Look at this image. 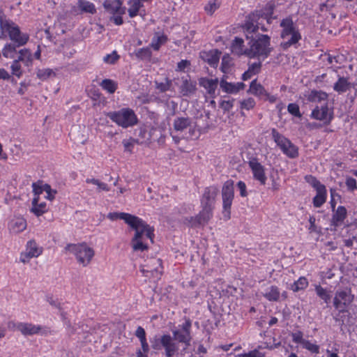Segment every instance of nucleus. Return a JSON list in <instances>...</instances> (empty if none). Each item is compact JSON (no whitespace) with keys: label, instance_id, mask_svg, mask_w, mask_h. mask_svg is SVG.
<instances>
[{"label":"nucleus","instance_id":"obj_1","mask_svg":"<svg viewBox=\"0 0 357 357\" xmlns=\"http://www.w3.org/2000/svg\"><path fill=\"white\" fill-rule=\"evenodd\" d=\"M218 192V189L215 186L205 188L201 200L202 210L195 217L185 218L183 223L191 227H199L207 224L213 215L212 211Z\"/></svg>","mask_w":357,"mask_h":357},{"label":"nucleus","instance_id":"obj_2","mask_svg":"<svg viewBox=\"0 0 357 357\" xmlns=\"http://www.w3.org/2000/svg\"><path fill=\"white\" fill-rule=\"evenodd\" d=\"M314 119L328 124L333 119V108L328 106V94L326 92L314 91Z\"/></svg>","mask_w":357,"mask_h":357},{"label":"nucleus","instance_id":"obj_3","mask_svg":"<svg viewBox=\"0 0 357 357\" xmlns=\"http://www.w3.org/2000/svg\"><path fill=\"white\" fill-rule=\"evenodd\" d=\"M0 29L2 35L8 36L12 41L17 44V46L25 45L29 40V36L22 33L20 27L1 12Z\"/></svg>","mask_w":357,"mask_h":357},{"label":"nucleus","instance_id":"obj_4","mask_svg":"<svg viewBox=\"0 0 357 357\" xmlns=\"http://www.w3.org/2000/svg\"><path fill=\"white\" fill-rule=\"evenodd\" d=\"M248 45V47L245 49V55L250 58H266L271 52L270 37L267 35H260L257 39L251 38Z\"/></svg>","mask_w":357,"mask_h":357},{"label":"nucleus","instance_id":"obj_5","mask_svg":"<svg viewBox=\"0 0 357 357\" xmlns=\"http://www.w3.org/2000/svg\"><path fill=\"white\" fill-rule=\"evenodd\" d=\"M106 116L118 126L127 128L137 123L138 119L135 112L130 108H123L119 111L109 112Z\"/></svg>","mask_w":357,"mask_h":357},{"label":"nucleus","instance_id":"obj_6","mask_svg":"<svg viewBox=\"0 0 357 357\" xmlns=\"http://www.w3.org/2000/svg\"><path fill=\"white\" fill-rule=\"evenodd\" d=\"M66 250L73 254L77 262L85 267L88 266L94 256V250L86 245V243L68 244Z\"/></svg>","mask_w":357,"mask_h":357},{"label":"nucleus","instance_id":"obj_7","mask_svg":"<svg viewBox=\"0 0 357 357\" xmlns=\"http://www.w3.org/2000/svg\"><path fill=\"white\" fill-rule=\"evenodd\" d=\"M280 26L282 27L281 37L284 40L282 44L284 49H287L291 45L296 43L301 38L299 33L295 29L294 22L291 18L282 20Z\"/></svg>","mask_w":357,"mask_h":357},{"label":"nucleus","instance_id":"obj_8","mask_svg":"<svg viewBox=\"0 0 357 357\" xmlns=\"http://www.w3.org/2000/svg\"><path fill=\"white\" fill-rule=\"evenodd\" d=\"M354 296L350 288L336 291L333 301L335 309L340 313L347 312L354 300Z\"/></svg>","mask_w":357,"mask_h":357},{"label":"nucleus","instance_id":"obj_9","mask_svg":"<svg viewBox=\"0 0 357 357\" xmlns=\"http://www.w3.org/2000/svg\"><path fill=\"white\" fill-rule=\"evenodd\" d=\"M132 223L128 224L132 229L135 231V235L132 239H149L153 242L154 236L153 228L147 225L141 218L135 216L132 218Z\"/></svg>","mask_w":357,"mask_h":357},{"label":"nucleus","instance_id":"obj_10","mask_svg":"<svg viewBox=\"0 0 357 357\" xmlns=\"http://www.w3.org/2000/svg\"><path fill=\"white\" fill-rule=\"evenodd\" d=\"M140 271L146 278H159L162 273V261L156 257L146 259L141 265Z\"/></svg>","mask_w":357,"mask_h":357},{"label":"nucleus","instance_id":"obj_11","mask_svg":"<svg viewBox=\"0 0 357 357\" xmlns=\"http://www.w3.org/2000/svg\"><path fill=\"white\" fill-rule=\"evenodd\" d=\"M222 197L223 202V216L226 219L230 218L231 206L234 199V182L231 180L227 181L222 189Z\"/></svg>","mask_w":357,"mask_h":357},{"label":"nucleus","instance_id":"obj_12","mask_svg":"<svg viewBox=\"0 0 357 357\" xmlns=\"http://www.w3.org/2000/svg\"><path fill=\"white\" fill-rule=\"evenodd\" d=\"M191 321L186 319L185 323L179 326V328L172 331L174 340L178 342L185 344V347H188L190 345L192 336L190 333L191 328Z\"/></svg>","mask_w":357,"mask_h":357},{"label":"nucleus","instance_id":"obj_13","mask_svg":"<svg viewBox=\"0 0 357 357\" xmlns=\"http://www.w3.org/2000/svg\"><path fill=\"white\" fill-rule=\"evenodd\" d=\"M272 133L275 142L284 154L292 158L298 155L297 148L289 139L281 135L275 129L273 130Z\"/></svg>","mask_w":357,"mask_h":357},{"label":"nucleus","instance_id":"obj_14","mask_svg":"<svg viewBox=\"0 0 357 357\" xmlns=\"http://www.w3.org/2000/svg\"><path fill=\"white\" fill-rule=\"evenodd\" d=\"M42 252L43 248L39 247L35 241L31 240L27 242L26 250L21 253L20 261L25 264L31 258L38 257Z\"/></svg>","mask_w":357,"mask_h":357},{"label":"nucleus","instance_id":"obj_15","mask_svg":"<svg viewBox=\"0 0 357 357\" xmlns=\"http://www.w3.org/2000/svg\"><path fill=\"white\" fill-rule=\"evenodd\" d=\"M9 327H13L25 336L38 334L42 330V327L39 325L24 322H10Z\"/></svg>","mask_w":357,"mask_h":357},{"label":"nucleus","instance_id":"obj_16","mask_svg":"<svg viewBox=\"0 0 357 357\" xmlns=\"http://www.w3.org/2000/svg\"><path fill=\"white\" fill-rule=\"evenodd\" d=\"M160 343L165 349V354L167 357H172L178 350L177 344L174 342V337L170 335H163L160 337Z\"/></svg>","mask_w":357,"mask_h":357},{"label":"nucleus","instance_id":"obj_17","mask_svg":"<svg viewBox=\"0 0 357 357\" xmlns=\"http://www.w3.org/2000/svg\"><path fill=\"white\" fill-rule=\"evenodd\" d=\"M249 166L252 169L254 178L259 181L261 185H265L266 176L264 167L255 158H252L249 161Z\"/></svg>","mask_w":357,"mask_h":357},{"label":"nucleus","instance_id":"obj_18","mask_svg":"<svg viewBox=\"0 0 357 357\" xmlns=\"http://www.w3.org/2000/svg\"><path fill=\"white\" fill-rule=\"evenodd\" d=\"M314 188L317 191V195L314 197V206L319 207L326 199V187L314 178Z\"/></svg>","mask_w":357,"mask_h":357},{"label":"nucleus","instance_id":"obj_19","mask_svg":"<svg viewBox=\"0 0 357 357\" xmlns=\"http://www.w3.org/2000/svg\"><path fill=\"white\" fill-rule=\"evenodd\" d=\"M121 0H105L103 3L105 9L111 14L123 15L126 12V8L121 7Z\"/></svg>","mask_w":357,"mask_h":357},{"label":"nucleus","instance_id":"obj_20","mask_svg":"<svg viewBox=\"0 0 357 357\" xmlns=\"http://www.w3.org/2000/svg\"><path fill=\"white\" fill-rule=\"evenodd\" d=\"M221 52L218 50H212L209 52H202L200 53L201 58L207 62L211 66L216 67L218 64Z\"/></svg>","mask_w":357,"mask_h":357},{"label":"nucleus","instance_id":"obj_21","mask_svg":"<svg viewBox=\"0 0 357 357\" xmlns=\"http://www.w3.org/2000/svg\"><path fill=\"white\" fill-rule=\"evenodd\" d=\"M196 82L190 79L182 77V84L180 86V92L183 96H190L197 91Z\"/></svg>","mask_w":357,"mask_h":357},{"label":"nucleus","instance_id":"obj_22","mask_svg":"<svg viewBox=\"0 0 357 357\" xmlns=\"http://www.w3.org/2000/svg\"><path fill=\"white\" fill-rule=\"evenodd\" d=\"M192 125V120L189 117H177L174 120L173 127L176 132H183Z\"/></svg>","mask_w":357,"mask_h":357},{"label":"nucleus","instance_id":"obj_23","mask_svg":"<svg viewBox=\"0 0 357 357\" xmlns=\"http://www.w3.org/2000/svg\"><path fill=\"white\" fill-rule=\"evenodd\" d=\"M26 227V222L22 218H15L9 223V229L11 232L17 234L24 231Z\"/></svg>","mask_w":357,"mask_h":357},{"label":"nucleus","instance_id":"obj_24","mask_svg":"<svg viewBox=\"0 0 357 357\" xmlns=\"http://www.w3.org/2000/svg\"><path fill=\"white\" fill-rule=\"evenodd\" d=\"M318 56V66H328V65L333 64L332 56L327 53H323L322 50H317L314 51V56Z\"/></svg>","mask_w":357,"mask_h":357},{"label":"nucleus","instance_id":"obj_25","mask_svg":"<svg viewBox=\"0 0 357 357\" xmlns=\"http://www.w3.org/2000/svg\"><path fill=\"white\" fill-rule=\"evenodd\" d=\"M218 79H210L207 78H202L199 80V84L206 89L210 94L215 93L218 86Z\"/></svg>","mask_w":357,"mask_h":357},{"label":"nucleus","instance_id":"obj_26","mask_svg":"<svg viewBox=\"0 0 357 357\" xmlns=\"http://www.w3.org/2000/svg\"><path fill=\"white\" fill-rule=\"evenodd\" d=\"M38 197H34L33 199L32 208L31 209V211L37 216L43 215L47 211L45 202H41L38 204Z\"/></svg>","mask_w":357,"mask_h":357},{"label":"nucleus","instance_id":"obj_27","mask_svg":"<svg viewBox=\"0 0 357 357\" xmlns=\"http://www.w3.org/2000/svg\"><path fill=\"white\" fill-rule=\"evenodd\" d=\"M133 217H134L133 215H131L130 213H126L114 212V213H109L107 215V218L112 221L116 220L118 219H121V220H123L126 224L132 223L131 222V220H132V218H133Z\"/></svg>","mask_w":357,"mask_h":357},{"label":"nucleus","instance_id":"obj_28","mask_svg":"<svg viewBox=\"0 0 357 357\" xmlns=\"http://www.w3.org/2000/svg\"><path fill=\"white\" fill-rule=\"evenodd\" d=\"M261 294L270 301H276L280 298V291L275 286H271L265 292H261Z\"/></svg>","mask_w":357,"mask_h":357},{"label":"nucleus","instance_id":"obj_29","mask_svg":"<svg viewBox=\"0 0 357 357\" xmlns=\"http://www.w3.org/2000/svg\"><path fill=\"white\" fill-rule=\"evenodd\" d=\"M77 5L82 13L90 14H94L96 13L94 4L89 1H80L79 2H77Z\"/></svg>","mask_w":357,"mask_h":357},{"label":"nucleus","instance_id":"obj_30","mask_svg":"<svg viewBox=\"0 0 357 357\" xmlns=\"http://www.w3.org/2000/svg\"><path fill=\"white\" fill-rule=\"evenodd\" d=\"M243 43L244 42L242 38L236 37L231 43V52L238 56L245 54Z\"/></svg>","mask_w":357,"mask_h":357},{"label":"nucleus","instance_id":"obj_31","mask_svg":"<svg viewBox=\"0 0 357 357\" xmlns=\"http://www.w3.org/2000/svg\"><path fill=\"white\" fill-rule=\"evenodd\" d=\"M347 211L346 208L344 206H340L337 207L333 215V221L337 225L344 221L347 217Z\"/></svg>","mask_w":357,"mask_h":357},{"label":"nucleus","instance_id":"obj_32","mask_svg":"<svg viewBox=\"0 0 357 357\" xmlns=\"http://www.w3.org/2000/svg\"><path fill=\"white\" fill-rule=\"evenodd\" d=\"M16 61L23 62L26 66H29L31 64L32 62V58H31V52L27 49L21 50L19 52V56Z\"/></svg>","mask_w":357,"mask_h":357},{"label":"nucleus","instance_id":"obj_33","mask_svg":"<svg viewBox=\"0 0 357 357\" xmlns=\"http://www.w3.org/2000/svg\"><path fill=\"white\" fill-rule=\"evenodd\" d=\"M100 86L109 93H114L117 89V84L109 79H103L100 84Z\"/></svg>","mask_w":357,"mask_h":357},{"label":"nucleus","instance_id":"obj_34","mask_svg":"<svg viewBox=\"0 0 357 357\" xmlns=\"http://www.w3.org/2000/svg\"><path fill=\"white\" fill-rule=\"evenodd\" d=\"M248 92L256 96H261L264 93L265 90L262 85L255 79L251 82Z\"/></svg>","mask_w":357,"mask_h":357},{"label":"nucleus","instance_id":"obj_35","mask_svg":"<svg viewBox=\"0 0 357 357\" xmlns=\"http://www.w3.org/2000/svg\"><path fill=\"white\" fill-rule=\"evenodd\" d=\"M55 75V73L50 68L38 69L36 72L38 78L42 81H45L51 77H54Z\"/></svg>","mask_w":357,"mask_h":357},{"label":"nucleus","instance_id":"obj_36","mask_svg":"<svg viewBox=\"0 0 357 357\" xmlns=\"http://www.w3.org/2000/svg\"><path fill=\"white\" fill-rule=\"evenodd\" d=\"M142 6V4L141 3L140 0H133L130 1V8L128 10L129 16L130 17H135Z\"/></svg>","mask_w":357,"mask_h":357},{"label":"nucleus","instance_id":"obj_37","mask_svg":"<svg viewBox=\"0 0 357 357\" xmlns=\"http://www.w3.org/2000/svg\"><path fill=\"white\" fill-rule=\"evenodd\" d=\"M16 47H18L17 45H15L14 44H8L6 45L3 51V56L6 58L14 59L15 54H16Z\"/></svg>","mask_w":357,"mask_h":357},{"label":"nucleus","instance_id":"obj_38","mask_svg":"<svg viewBox=\"0 0 357 357\" xmlns=\"http://www.w3.org/2000/svg\"><path fill=\"white\" fill-rule=\"evenodd\" d=\"M146 239H138L131 240V245L134 251H144L148 248L146 243H145Z\"/></svg>","mask_w":357,"mask_h":357},{"label":"nucleus","instance_id":"obj_39","mask_svg":"<svg viewBox=\"0 0 357 357\" xmlns=\"http://www.w3.org/2000/svg\"><path fill=\"white\" fill-rule=\"evenodd\" d=\"M243 29L247 33V38L249 39L252 38V36H250L249 34L256 32L258 30L259 26L257 25H255L253 22L248 20L243 26Z\"/></svg>","mask_w":357,"mask_h":357},{"label":"nucleus","instance_id":"obj_40","mask_svg":"<svg viewBox=\"0 0 357 357\" xmlns=\"http://www.w3.org/2000/svg\"><path fill=\"white\" fill-rule=\"evenodd\" d=\"M136 56L142 60L150 59L151 57V51L149 47L141 48L135 53Z\"/></svg>","mask_w":357,"mask_h":357},{"label":"nucleus","instance_id":"obj_41","mask_svg":"<svg viewBox=\"0 0 357 357\" xmlns=\"http://www.w3.org/2000/svg\"><path fill=\"white\" fill-rule=\"evenodd\" d=\"M317 295L328 303L331 301V296L326 289L322 288L321 286H317L315 288Z\"/></svg>","mask_w":357,"mask_h":357},{"label":"nucleus","instance_id":"obj_42","mask_svg":"<svg viewBox=\"0 0 357 357\" xmlns=\"http://www.w3.org/2000/svg\"><path fill=\"white\" fill-rule=\"evenodd\" d=\"M307 281L305 278H300L299 280L294 283L291 286V289L294 291H298L301 289H305L307 286Z\"/></svg>","mask_w":357,"mask_h":357},{"label":"nucleus","instance_id":"obj_43","mask_svg":"<svg viewBox=\"0 0 357 357\" xmlns=\"http://www.w3.org/2000/svg\"><path fill=\"white\" fill-rule=\"evenodd\" d=\"M220 87L227 93H236V85L231 83H228L225 80L220 81Z\"/></svg>","mask_w":357,"mask_h":357},{"label":"nucleus","instance_id":"obj_44","mask_svg":"<svg viewBox=\"0 0 357 357\" xmlns=\"http://www.w3.org/2000/svg\"><path fill=\"white\" fill-rule=\"evenodd\" d=\"M166 41L167 37L165 36H158L156 39L153 40L151 45L155 50H158Z\"/></svg>","mask_w":357,"mask_h":357},{"label":"nucleus","instance_id":"obj_45","mask_svg":"<svg viewBox=\"0 0 357 357\" xmlns=\"http://www.w3.org/2000/svg\"><path fill=\"white\" fill-rule=\"evenodd\" d=\"M119 59V56L118 55L116 51L112 52V54H107L103 58L104 62L109 64H114L116 61Z\"/></svg>","mask_w":357,"mask_h":357},{"label":"nucleus","instance_id":"obj_46","mask_svg":"<svg viewBox=\"0 0 357 357\" xmlns=\"http://www.w3.org/2000/svg\"><path fill=\"white\" fill-rule=\"evenodd\" d=\"M86 183H91L98 186V188L99 190H105V191H109V188H108L107 185L105 183L100 182L98 179L95 178H87Z\"/></svg>","mask_w":357,"mask_h":357},{"label":"nucleus","instance_id":"obj_47","mask_svg":"<svg viewBox=\"0 0 357 357\" xmlns=\"http://www.w3.org/2000/svg\"><path fill=\"white\" fill-rule=\"evenodd\" d=\"M11 70L12 74L17 76V77H20L22 74V70H21V66L18 61H16L15 59L13 61L12 65H11Z\"/></svg>","mask_w":357,"mask_h":357},{"label":"nucleus","instance_id":"obj_48","mask_svg":"<svg viewBox=\"0 0 357 357\" xmlns=\"http://www.w3.org/2000/svg\"><path fill=\"white\" fill-rule=\"evenodd\" d=\"M288 112L296 117H301V114L300 112L299 107L296 103H290L287 107Z\"/></svg>","mask_w":357,"mask_h":357},{"label":"nucleus","instance_id":"obj_49","mask_svg":"<svg viewBox=\"0 0 357 357\" xmlns=\"http://www.w3.org/2000/svg\"><path fill=\"white\" fill-rule=\"evenodd\" d=\"M134 143L142 144V141L139 139H130V140H123V144L125 150L131 152V148L133 146Z\"/></svg>","mask_w":357,"mask_h":357},{"label":"nucleus","instance_id":"obj_50","mask_svg":"<svg viewBox=\"0 0 357 357\" xmlns=\"http://www.w3.org/2000/svg\"><path fill=\"white\" fill-rule=\"evenodd\" d=\"M231 58L228 54L223 56L222 59L221 68L224 73H226L229 69L231 65Z\"/></svg>","mask_w":357,"mask_h":357},{"label":"nucleus","instance_id":"obj_51","mask_svg":"<svg viewBox=\"0 0 357 357\" xmlns=\"http://www.w3.org/2000/svg\"><path fill=\"white\" fill-rule=\"evenodd\" d=\"M335 3V0H326L324 3L320 4L319 9L321 12H328Z\"/></svg>","mask_w":357,"mask_h":357},{"label":"nucleus","instance_id":"obj_52","mask_svg":"<svg viewBox=\"0 0 357 357\" xmlns=\"http://www.w3.org/2000/svg\"><path fill=\"white\" fill-rule=\"evenodd\" d=\"M136 133L137 135L140 137L139 138L140 141H142V143L146 139H149L150 138V134L147 132V130L145 128H139L136 130Z\"/></svg>","mask_w":357,"mask_h":357},{"label":"nucleus","instance_id":"obj_53","mask_svg":"<svg viewBox=\"0 0 357 357\" xmlns=\"http://www.w3.org/2000/svg\"><path fill=\"white\" fill-rule=\"evenodd\" d=\"M261 68V63L260 61L259 62H255L252 64L249 65L248 70L253 75H256L259 73Z\"/></svg>","mask_w":357,"mask_h":357},{"label":"nucleus","instance_id":"obj_54","mask_svg":"<svg viewBox=\"0 0 357 357\" xmlns=\"http://www.w3.org/2000/svg\"><path fill=\"white\" fill-rule=\"evenodd\" d=\"M156 84L157 89H158L161 92H165L169 89L172 81L167 78L165 83H156Z\"/></svg>","mask_w":357,"mask_h":357},{"label":"nucleus","instance_id":"obj_55","mask_svg":"<svg viewBox=\"0 0 357 357\" xmlns=\"http://www.w3.org/2000/svg\"><path fill=\"white\" fill-rule=\"evenodd\" d=\"M238 357H264V354L258 350L255 349L248 353L241 354L238 355Z\"/></svg>","mask_w":357,"mask_h":357},{"label":"nucleus","instance_id":"obj_56","mask_svg":"<svg viewBox=\"0 0 357 357\" xmlns=\"http://www.w3.org/2000/svg\"><path fill=\"white\" fill-rule=\"evenodd\" d=\"M241 108H244L246 109H250L254 107L255 106V100L252 98H248L247 100H244L241 102Z\"/></svg>","mask_w":357,"mask_h":357},{"label":"nucleus","instance_id":"obj_57","mask_svg":"<svg viewBox=\"0 0 357 357\" xmlns=\"http://www.w3.org/2000/svg\"><path fill=\"white\" fill-rule=\"evenodd\" d=\"M135 335L139 339L140 341L146 340V332L142 326H139L136 331Z\"/></svg>","mask_w":357,"mask_h":357},{"label":"nucleus","instance_id":"obj_58","mask_svg":"<svg viewBox=\"0 0 357 357\" xmlns=\"http://www.w3.org/2000/svg\"><path fill=\"white\" fill-rule=\"evenodd\" d=\"M346 185L347 188L351 191L357 188L356 179L351 177L347 178Z\"/></svg>","mask_w":357,"mask_h":357},{"label":"nucleus","instance_id":"obj_59","mask_svg":"<svg viewBox=\"0 0 357 357\" xmlns=\"http://www.w3.org/2000/svg\"><path fill=\"white\" fill-rule=\"evenodd\" d=\"M237 187L240 190L241 196L242 197H246L247 196V191H246V185L244 182L240 181L237 183Z\"/></svg>","mask_w":357,"mask_h":357},{"label":"nucleus","instance_id":"obj_60","mask_svg":"<svg viewBox=\"0 0 357 357\" xmlns=\"http://www.w3.org/2000/svg\"><path fill=\"white\" fill-rule=\"evenodd\" d=\"M327 77V73H322L321 75H317L316 79H314V82L316 83H319L321 84H324L326 83H328V79H326Z\"/></svg>","mask_w":357,"mask_h":357},{"label":"nucleus","instance_id":"obj_61","mask_svg":"<svg viewBox=\"0 0 357 357\" xmlns=\"http://www.w3.org/2000/svg\"><path fill=\"white\" fill-rule=\"evenodd\" d=\"M32 187H33V193L35 195V197H38L39 198V195L40 194L43 193V187L41 186H39L37 183H33L32 184Z\"/></svg>","mask_w":357,"mask_h":357},{"label":"nucleus","instance_id":"obj_62","mask_svg":"<svg viewBox=\"0 0 357 357\" xmlns=\"http://www.w3.org/2000/svg\"><path fill=\"white\" fill-rule=\"evenodd\" d=\"M293 341L296 343L301 344L304 339L303 338V333L297 332L292 334Z\"/></svg>","mask_w":357,"mask_h":357},{"label":"nucleus","instance_id":"obj_63","mask_svg":"<svg viewBox=\"0 0 357 357\" xmlns=\"http://www.w3.org/2000/svg\"><path fill=\"white\" fill-rule=\"evenodd\" d=\"M151 347L155 350L162 349V345L160 343V338H155L154 340L151 342Z\"/></svg>","mask_w":357,"mask_h":357},{"label":"nucleus","instance_id":"obj_64","mask_svg":"<svg viewBox=\"0 0 357 357\" xmlns=\"http://www.w3.org/2000/svg\"><path fill=\"white\" fill-rule=\"evenodd\" d=\"M220 107L224 111H229L233 107V104L229 100H223L220 103Z\"/></svg>","mask_w":357,"mask_h":357}]
</instances>
